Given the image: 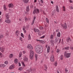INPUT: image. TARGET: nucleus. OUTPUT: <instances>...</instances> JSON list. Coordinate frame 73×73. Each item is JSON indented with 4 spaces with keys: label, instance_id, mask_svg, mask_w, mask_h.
I'll use <instances>...</instances> for the list:
<instances>
[{
    "label": "nucleus",
    "instance_id": "obj_41",
    "mask_svg": "<svg viewBox=\"0 0 73 73\" xmlns=\"http://www.w3.org/2000/svg\"><path fill=\"white\" fill-rule=\"evenodd\" d=\"M44 37H45V36L44 35L43 36L40 37V38H44Z\"/></svg>",
    "mask_w": 73,
    "mask_h": 73
},
{
    "label": "nucleus",
    "instance_id": "obj_15",
    "mask_svg": "<svg viewBox=\"0 0 73 73\" xmlns=\"http://www.w3.org/2000/svg\"><path fill=\"white\" fill-rule=\"evenodd\" d=\"M23 60L25 62H27V61H28V58H27L26 56L24 57Z\"/></svg>",
    "mask_w": 73,
    "mask_h": 73
},
{
    "label": "nucleus",
    "instance_id": "obj_53",
    "mask_svg": "<svg viewBox=\"0 0 73 73\" xmlns=\"http://www.w3.org/2000/svg\"><path fill=\"white\" fill-rule=\"evenodd\" d=\"M5 65L3 64V68H4V67H5Z\"/></svg>",
    "mask_w": 73,
    "mask_h": 73
},
{
    "label": "nucleus",
    "instance_id": "obj_4",
    "mask_svg": "<svg viewBox=\"0 0 73 73\" xmlns=\"http://www.w3.org/2000/svg\"><path fill=\"white\" fill-rule=\"evenodd\" d=\"M34 10L33 11V14L35 13H39V10L38 9L34 8Z\"/></svg>",
    "mask_w": 73,
    "mask_h": 73
},
{
    "label": "nucleus",
    "instance_id": "obj_56",
    "mask_svg": "<svg viewBox=\"0 0 73 73\" xmlns=\"http://www.w3.org/2000/svg\"><path fill=\"white\" fill-rule=\"evenodd\" d=\"M69 1H70V3H72V2H73L72 1V0H69Z\"/></svg>",
    "mask_w": 73,
    "mask_h": 73
},
{
    "label": "nucleus",
    "instance_id": "obj_42",
    "mask_svg": "<svg viewBox=\"0 0 73 73\" xmlns=\"http://www.w3.org/2000/svg\"><path fill=\"white\" fill-rule=\"evenodd\" d=\"M57 62H56L55 63L54 65L55 66H57Z\"/></svg>",
    "mask_w": 73,
    "mask_h": 73
},
{
    "label": "nucleus",
    "instance_id": "obj_36",
    "mask_svg": "<svg viewBox=\"0 0 73 73\" xmlns=\"http://www.w3.org/2000/svg\"><path fill=\"white\" fill-rule=\"evenodd\" d=\"M21 36L23 38H24V35H23V33H21Z\"/></svg>",
    "mask_w": 73,
    "mask_h": 73
},
{
    "label": "nucleus",
    "instance_id": "obj_5",
    "mask_svg": "<svg viewBox=\"0 0 73 73\" xmlns=\"http://www.w3.org/2000/svg\"><path fill=\"white\" fill-rule=\"evenodd\" d=\"M50 60L52 62H53V61H54V55L53 54H52L51 55L50 58Z\"/></svg>",
    "mask_w": 73,
    "mask_h": 73
},
{
    "label": "nucleus",
    "instance_id": "obj_61",
    "mask_svg": "<svg viewBox=\"0 0 73 73\" xmlns=\"http://www.w3.org/2000/svg\"><path fill=\"white\" fill-rule=\"evenodd\" d=\"M6 34V36H9V35H8V33H7Z\"/></svg>",
    "mask_w": 73,
    "mask_h": 73
},
{
    "label": "nucleus",
    "instance_id": "obj_39",
    "mask_svg": "<svg viewBox=\"0 0 73 73\" xmlns=\"http://www.w3.org/2000/svg\"><path fill=\"white\" fill-rule=\"evenodd\" d=\"M60 60H62L63 59V56H61L60 57Z\"/></svg>",
    "mask_w": 73,
    "mask_h": 73
},
{
    "label": "nucleus",
    "instance_id": "obj_37",
    "mask_svg": "<svg viewBox=\"0 0 73 73\" xmlns=\"http://www.w3.org/2000/svg\"><path fill=\"white\" fill-rule=\"evenodd\" d=\"M3 35H0V39H1V38H2L3 37Z\"/></svg>",
    "mask_w": 73,
    "mask_h": 73
},
{
    "label": "nucleus",
    "instance_id": "obj_33",
    "mask_svg": "<svg viewBox=\"0 0 73 73\" xmlns=\"http://www.w3.org/2000/svg\"><path fill=\"white\" fill-rule=\"evenodd\" d=\"M39 29L40 30H42V29H43V27L42 26H40L39 27Z\"/></svg>",
    "mask_w": 73,
    "mask_h": 73
},
{
    "label": "nucleus",
    "instance_id": "obj_11",
    "mask_svg": "<svg viewBox=\"0 0 73 73\" xmlns=\"http://www.w3.org/2000/svg\"><path fill=\"white\" fill-rule=\"evenodd\" d=\"M5 17L6 19H9V15L7 13L5 14Z\"/></svg>",
    "mask_w": 73,
    "mask_h": 73
},
{
    "label": "nucleus",
    "instance_id": "obj_26",
    "mask_svg": "<svg viewBox=\"0 0 73 73\" xmlns=\"http://www.w3.org/2000/svg\"><path fill=\"white\" fill-rule=\"evenodd\" d=\"M13 57V54H10L9 56V58H12V57Z\"/></svg>",
    "mask_w": 73,
    "mask_h": 73
},
{
    "label": "nucleus",
    "instance_id": "obj_49",
    "mask_svg": "<svg viewBox=\"0 0 73 73\" xmlns=\"http://www.w3.org/2000/svg\"><path fill=\"white\" fill-rule=\"evenodd\" d=\"M20 40L21 41H22L23 40V39L22 38V37H21L20 38Z\"/></svg>",
    "mask_w": 73,
    "mask_h": 73
},
{
    "label": "nucleus",
    "instance_id": "obj_47",
    "mask_svg": "<svg viewBox=\"0 0 73 73\" xmlns=\"http://www.w3.org/2000/svg\"><path fill=\"white\" fill-rule=\"evenodd\" d=\"M28 12H29V6H28Z\"/></svg>",
    "mask_w": 73,
    "mask_h": 73
},
{
    "label": "nucleus",
    "instance_id": "obj_55",
    "mask_svg": "<svg viewBox=\"0 0 73 73\" xmlns=\"http://www.w3.org/2000/svg\"><path fill=\"white\" fill-rule=\"evenodd\" d=\"M61 39H59V43H60L61 42Z\"/></svg>",
    "mask_w": 73,
    "mask_h": 73
},
{
    "label": "nucleus",
    "instance_id": "obj_34",
    "mask_svg": "<svg viewBox=\"0 0 73 73\" xmlns=\"http://www.w3.org/2000/svg\"><path fill=\"white\" fill-rule=\"evenodd\" d=\"M3 7L5 11L7 9V8H6V6H5V5H4Z\"/></svg>",
    "mask_w": 73,
    "mask_h": 73
},
{
    "label": "nucleus",
    "instance_id": "obj_21",
    "mask_svg": "<svg viewBox=\"0 0 73 73\" xmlns=\"http://www.w3.org/2000/svg\"><path fill=\"white\" fill-rule=\"evenodd\" d=\"M50 43L51 44H54V40H52L50 41Z\"/></svg>",
    "mask_w": 73,
    "mask_h": 73
},
{
    "label": "nucleus",
    "instance_id": "obj_18",
    "mask_svg": "<svg viewBox=\"0 0 73 73\" xmlns=\"http://www.w3.org/2000/svg\"><path fill=\"white\" fill-rule=\"evenodd\" d=\"M50 47H49V46H48L47 49V53H49V52L50 51Z\"/></svg>",
    "mask_w": 73,
    "mask_h": 73
},
{
    "label": "nucleus",
    "instance_id": "obj_63",
    "mask_svg": "<svg viewBox=\"0 0 73 73\" xmlns=\"http://www.w3.org/2000/svg\"><path fill=\"white\" fill-rule=\"evenodd\" d=\"M51 3H52V4H53V1H51Z\"/></svg>",
    "mask_w": 73,
    "mask_h": 73
},
{
    "label": "nucleus",
    "instance_id": "obj_64",
    "mask_svg": "<svg viewBox=\"0 0 73 73\" xmlns=\"http://www.w3.org/2000/svg\"><path fill=\"white\" fill-rule=\"evenodd\" d=\"M38 35H39V36H40L41 35V34L40 33H38Z\"/></svg>",
    "mask_w": 73,
    "mask_h": 73
},
{
    "label": "nucleus",
    "instance_id": "obj_50",
    "mask_svg": "<svg viewBox=\"0 0 73 73\" xmlns=\"http://www.w3.org/2000/svg\"><path fill=\"white\" fill-rule=\"evenodd\" d=\"M25 19L26 20V21H27V20H28V19L27 17H25Z\"/></svg>",
    "mask_w": 73,
    "mask_h": 73
},
{
    "label": "nucleus",
    "instance_id": "obj_22",
    "mask_svg": "<svg viewBox=\"0 0 73 73\" xmlns=\"http://www.w3.org/2000/svg\"><path fill=\"white\" fill-rule=\"evenodd\" d=\"M22 56V52H19V57H20V58Z\"/></svg>",
    "mask_w": 73,
    "mask_h": 73
},
{
    "label": "nucleus",
    "instance_id": "obj_32",
    "mask_svg": "<svg viewBox=\"0 0 73 73\" xmlns=\"http://www.w3.org/2000/svg\"><path fill=\"white\" fill-rule=\"evenodd\" d=\"M46 21L48 23H49V20L48 19V18H46Z\"/></svg>",
    "mask_w": 73,
    "mask_h": 73
},
{
    "label": "nucleus",
    "instance_id": "obj_16",
    "mask_svg": "<svg viewBox=\"0 0 73 73\" xmlns=\"http://www.w3.org/2000/svg\"><path fill=\"white\" fill-rule=\"evenodd\" d=\"M5 22H6V23H7L9 24L10 23H11V21H10V20H9V19H7L5 21Z\"/></svg>",
    "mask_w": 73,
    "mask_h": 73
},
{
    "label": "nucleus",
    "instance_id": "obj_9",
    "mask_svg": "<svg viewBox=\"0 0 73 73\" xmlns=\"http://www.w3.org/2000/svg\"><path fill=\"white\" fill-rule=\"evenodd\" d=\"M8 7L9 8H13V5L12 3H10V4L9 5Z\"/></svg>",
    "mask_w": 73,
    "mask_h": 73
},
{
    "label": "nucleus",
    "instance_id": "obj_19",
    "mask_svg": "<svg viewBox=\"0 0 73 73\" xmlns=\"http://www.w3.org/2000/svg\"><path fill=\"white\" fill-rule=\"evenodd\" d=\"M69 41H71V39H70V38L69 37H68V38L67 39V42H69Z\"/></svg>",
    "mask_w": 73,
    "mask_h": 73
},
{
    "label": "nucleus",
    "instance_id": "obj_45",
    "mask_svg": "<svg viewBox=\"0 0 73 73\" xmlns=\"http://www.w3.org/2000/svg\"><path fill=\"white\" fill-rule=\"evenodd\" d=\"M3 64H0V66L1 67V68H3Z\"/></svg>",
    "mask_w": 73,
    "mask_h": 73
},
{
    "label": "nucleus",
    "instance_id": "obj_17",
    "mask_svg": "<svg viewBox=\"0 0 73 73\" xmlns=\"http://www.w3.org/2000/svg\"><path fill=\"white\" fill-rule=\"evenodd\" d=\"M31 40V34H29L28 36V40Z\"/></svg>",
    "mask_w": 73,
    "mask_h": 73
},
{
    "label": "nucleus",
    "instance_id": "obj_2",
    "mask_svg": "<svg viewBox=\"0 0 73 73\" xmlns=\"http://www.w3.org/2000/svg\"><path fill=\"white\" fill-rule=\"evenodd\" d=\"M34 56V52L32 50H30L29 58L31 60L33 59V56Z\"/></svg>",
    "mask_w": 73,
    "mask_h": 73
},
{
    "label": "nucleus",
    "instance_id": "obj_43",
    "mask_svg": "<svg viewBox=\"0 0 73 73\" xmlns=\"http://www.w3.org/2000/svg\"><path fill=\"white\" fill-rule=\"evenodd\" d=\"M60 50L57 49V53H58V52H60Z\"/></svg>",
    "mask_w": 73,
    "mask_h": 73
},
{
    "label": "nucleus",
    "instance_id": "obj_54",
    "mask_svg": "<svg viewBox=\"0 0 73 73\" xmlns=\"http://www.w3.org/2000/svg\"><path fill=\"white\" fill-rule=\"evenodd\" d=\"M19 66H21V64H20V63H19Z\"/></svg>",
    "mask_w": 73,
    "mask_h": 73
},
{
    "label": "nucleus",
    "instance_id": "obj_14",
    "mask_svg": "<svg viewBox=\"0 0 73 73\" xmlns=\"http://www.w3.org/2000/svg\"><path fill=\"white\" fill-rule=\"evenodd\" d=\"M58 37H56V38L55 40V42H58Z\"/></svg>",
    "mask_w": 73,
    "mask_h": 73
},
{
    "label": "nucleus",
    "instance_id": "obj_25",
    "mask_svg": "<svg viewBox=\"0 0 73 73\" xmlns=\"http://www.w3.org/2000/svg\"><path fill=\"white\" fill-rule=\"evenodd\" d=\"M23 1H24L25 3H28V0H23Z\"/></svg>",
    "mask_w": 73,
    "mask_h": 73
},
{
    "label": "nucleus",
    "instance_id": "obj_8",
    "mask_svg": "<svg viewBox=\"0 0 73 73\" xmlns=\"http://www.w3.org/2000/svg\"><path fill=\"white\" fill-rule=\"evenodd\" d=\"M15 66L14 65H12L9 67V69H13V68H14Z\"/></svg>",
    "mask_w": 73,
    "mask_h": 73
},
{
    "label": "nucleus",
    "instance_id": "obj_44",
    "mask_svg": "<svg viewBox=\"0 0 73 73\" xmlns=\"http://www.w3.org/2000/svg\"><path fill=\"white\" fill-rule=\"evenodd\" d=\"M16 33L17 34H19V31H16Z\"/></svg>",
    "mask_w": 73,
    "mask_h": 73
},
{
    "label": "nucleus",
    "instance_id": "obj_27",
    "mask_svg": "<svg viewBox=\"0 0 73 73\" xmlns=\"http://www.w3.org/2000/svg\"><path fill=\"white\" fill-rule=\"evenodd\" d=\"M65 73H68V70H67V68H65Z\"/></svg>",
    "mask_w": 73,
    "mask_h": 73
},
{
    "label": "nucleus",
    "instance_id": "obj_13",
    "mask_svg": "<svg viewBox=\"0 0 73 73\" xmlns=\"http://www.w3.org/2000/svg\"><path fill=\"white\" fill-rule=\"evenodd\" d=\"M56 7V11L58 12H58H59V10L58 9V5H57Z\"/></svg>",
    "mask_w": 73,
    "mask_h": 73
},
{
    "label": "nucleus",
    "instance_id": "obj_28",
    "mask_svg": "<svg viewBox=\"0 0 73 73\" xmlns=\"http://www.w3.org/2000/svg\"><path fill=\"white\" fill-rule=\"evenodd\" d=\"M40 43H41V44H44V41L42 40H40Z\"/></svg>",
    "mask_w": 73,
    "mask_h": 73
},
{
    "label": "nucleus",
    "instance_id": "obj_57",
    "mask_svg": "<svg viewBox=\"0 0 73 73\" xmlns=\"http://www.w3.org/2000/svg\"><path fill=\"white\" fill-rule=\"evenodd\" d=\"M5 64H8V62H5Z\"/></svg>",
    "mask_w": 73,
    "mask_h": 73
},
{
    "label": "nucleus",
    "instance_id": "obj_59",
    "mask_svg": "<svg viewBox=\"0 0 73 73\" xmlns=\"http://www.w3.org/2000/svg\"><path fill=\"white\" fill-rule=\"evenodd\" d=\"M41 1V2L42 3H43V0H40Z\"/></svg>",
    "mask_w": 73,
    "mask_h": 73
},
{
    "label": "nucleus",
    "instance_id": "obj_62",
    "mask_svg": "<svg viewBox=\"0 0 73 73\" xmlns=\"http://www.w3.org/2000/svg\"><path fill=\"white\" fill-rule=\"evenodd\" d=\"M31 8H33V6L32 5H31Z\"/></svg>",
    "mask_w": 73,
    "mask_h": 73
},
{
    "label": "nucleus",
    "instance_id": "obj_60",
    "mask_svg": "<svg viewBox=\"0 0 73 73\" xmlns=\"http://www.w3.org/2000/svg\"><path fill=\"white\" fill-rule=\"evenodd\" d=\"M70 8H71V9H72L73 8V7L72 6H71Z\"/></svg>",
    "mask_w": 73,
    "mask_h": 73
},
{
    "label": "nucleus",
    "instance_id": "obj_40",
    "mask_svg": "<svg viewBox=\"0 0 73 73\" xmlns=\"http://www.w3.org/2000/svg\"><path fill=\"white\" fill-rule=\"evenodd\" d=\"M1 50H2L1 52H2V53H3V52H4V49L2 48Z\"/></svg>",
    "mask_w": 73,
    "mask_h": 73
},
{
    "label": "nucleus",
    "instance_id": "obj_10",
    "mask_svg": "<svg viewBox=\"0 0 73 73\" xmlns=\"http://www.w3.org/2000/svg\"><path fill=\"white\" fill-rule=\"evenodd\" d=\"M23 29L24 31V32L25 33H26L27 32V31H26V30H25V26H23Z\"/></svg>",
    "mask_w": 73,
    "mask_h": 73
},
{
    "label": "nucleus",
    "instance_id": "obj_1",
    "mask_svg": "<svg viewBox=\"0 0 73 73\" xmlns=\"http://www.w3.org/2000/svg\"><path fill=\"white\" fill-rule=\"evenodd\" d=\"M35 50L36 52L40 54L42 52V47L41 46L40 47L38 45H37L35 47Z\"/></svg>",
    "mask_w": 73,
    "mask_h": 73
},
{
    "label": "nucleus",
    "instance_id": "obj_24",
    "mask_svg": "<svg viewBox=\"0 0 73 73\" xmlns=\"http://www.w3.org/2000/svg\"><path fill=\"white\" fill-rule=\"evenodd\" d=\"M44 66L45 68H46V69H45L44 70H46V69H47V66L46 64L44 65Z\"/></svg>",
    "mask_w": 73,
    "mask_h": 73
},
{
    "label": "nucleus",
    "instance_id": "obj_3",
    "mask_svg": "<svg viewBox=\"0 0 73 73\" xmlns=\"http://www.w3.org/2000/svg\"><path fill=\"white\" fill-rule=\"evenodd\" d=\"M70 53H66V51H65L64 53V56H66V58H69L70 56Z\"/></svg>",
    "mask_w": 73,
    "mask_h": 73
},
{
    "label": "nucleus",
    "instance_id": "obj_52",
    "mask_svg": "<svg viewBox=\"0 0 73 73\" xmlns=\"http://www.w3.org/2000/svg\"><path fill=\"white\" fill-rule=\"evenodd\" d=\"M35 19H36V17H34L33 21H35Z\"/></svg>",
    "mask_w": 73,
    "mask_h": 73
},
{
    "label": "nucleus",
    "instance_id": "obj_51",
    "mask_svg": "<svg viewBox=\"0 0 73 73\" xmlns=\"http://www.w3.org/2000/svg\"><path fill=\"white\" fill-rule=\"evenodd\" d=\"M70 49L72 50H73V47H70Z\"/></svg>",
    "mask_w": 73,
    "mask_h": 73
},
{
    "label": "nucleus",
    "instance_id": "obj_20",
    "mask_svg": "<svg viewBox=\"0 0 73 73\" xmlns=\"http://www.w3.org/2000/svg\"><path fill=\"white\" fill-rule=\"evenodd\" d=\"M61 35V34L60 33V32H59L57 34V36L58 37H60V36Z\"/></svg>",
    "mask_w": 73,
    "mask_h": 73
},
{
    "label": "nucleus",
    "instance_id": "obj_48",
    "mask_svg": "<svg viewBox=\"0 0 73 73\" xmlns=\"http://www.w3.org/2000/svg\"><path fill=\"white\" fill-rule=\"evenodd\" d=\"M63 9H64L63 11H65V7L63 6Z\"/></svg>",
    "mask_w": 73,
    "mask_h": 73
},
{
    "label": "nucleus",
    "instance_id": "obj_6",
    "mask_svg": "<svg viewBox=\"0 0 73 73\" xmlns=\"http://www.w3.org/2000/svg\"><path fill=\"white\" fill-rule=\"evenodd\" d=\"M66 24V23H65L64 25H62V26L64 29H66L67 28V25Z\"/></svg>",
    "mask_w": 73,
    "mask_h": 73
},
{
    "label": "nucleus",
    "instance_id": "obj_12",
    "mask_svg": "<svg viewBox=\"0 0 73 73\" xmlns=\"http://www.w3.org/2000/svg\"><path fill=\"white\" fill-rule=\"evenodd\" d=\"M34 31L35 32H39V30L37 29H36L35 28L34 29Z\"/></svg>",
    "mask_w": 73,
    "mask_h": 73
},
{
    "label": "nucleus",
    "instance_id": "obj_38",
    "mask_svg": "<svg viewBox=\"0 0 73 73\" xmlns=\"http://www.w3.org/2000/svg\"><path fill=\"white\" fill-rule=\"evenodd\" d=\"M19 70H23V68L21 67H20L19 68Z\"/></svg>",
    "mask_w": 73,
    "mask_h": 73
},
{
    "label": "nucleus",
    "instance_id": "obj_46",
    "mask_svg": "<svg viewBox=\"0 0 73 73\" xmlns=\"http://www.w3.org/2000/svg\"><path fill=\"white\" fill-rule=\"evenodd\" d=\"M34 21H33H33L32 22V24H31L32 25H33V24H34Z\"/></svg>",
    "mask_w": 73,
    "mask_h": 73
},
{
    "label": "nucleus",
    "instance_id": "obj_30",
    "mask_svg": "<svg viewBox=\"0 0 73 73\" xmlns=\"http://www.w3.org/2000/svg\"><path fill=\"white\" fill-rule=\"evenodd\" d=\"M35 57L36 60H37V54H35Z\"/></svg>",
    "mask_w": 73,
    "mask_h": 73
},
{
    "label": "nucleus",
    "instance_id": "obj_23",
    "mask_svg": "<svg viewBox=\"0 0 73 73\" xmlns=\"http://www.w3.org/2000/svg\"><path fill=\"white\" fill-rule=\"evenodd\" d=\"M14 62H15V63H17V62H18V60H17V59H15Z\"/></svg>",
    "mask_w": 73,
    "mask_h": 73
},
{
    "label": "nucleus",
    "instance_id": "obj_31",
    "mask_svg": "<svg viewBox=\"0 0 73 73\" xmlns=\"http://www.w3.org/2000/svg\"><path fill=\"white\" fill-rule=\"evenodd\" d=\"M21 63L24 66H25V64H24V62L23 61L21 62Z\"/></svg>",
    "mask_w": 73,
    "mask_h": 73
},
{
    "label": "nucleus",
    "instance_id": "obj_58",
    "mask_svg": "<svg viewBox=\"0 0 73 73\" xmlns=\"http://www.w3.org/2000/svg\"><path fill=\"white\" fill-rule=\"evenodd\" d=\"M23 53H24V54H25V53H26V52L24 51H23Z\"/></svg>",
    "mask_w": 73,
    "mask_h": 73
},
{
    "label": "nucleus",
    "instance_id": "obj_35",
    "mask_svg": "<svg viewBox=\"0 0 73 73\" xmlns=\"http://www.w3.org/2000/svg\"><path fill=\"white\" fill-rule=\"evenodd\" d=\"M69 47H65V49L66 50H68L69 49Z\"/></svg>",
    "mask_w": 73,
    "mask_h": 73
},
{
    "label": "nucleus",
    "instance_id": "obj_29",
    "mask_svg": "<svg viewBox=\"0 0 73 73\" xmlns=\"http://www.w3.org/2000/svg\"><path fill=\"white\" fill-rule=\"evenodd\" d=\"M54 37H53V35H52L50 37V39H53Z\"/></svg>",
    "mask_w": 73,
    "mask_h": 73
},
{
    "label": "nucleus",
    "instance_id": "obj_7",
    "mask_svg": "<svg viewBox=\"0 0 73 73\" xmlns=\"http://www.w3.org/2000/svg\"><path fill=\"white\" fill-rule=\"evenodd\" d=\"M28 48L30 50H32L33 49V47L31 44H29L28 46Z\"/></svg>",
    "mask_w": 73,
    "mask_h": 73
}]
</instances>
